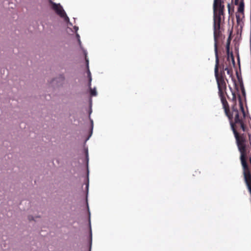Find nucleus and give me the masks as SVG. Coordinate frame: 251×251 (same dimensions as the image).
Segmentation results:
<instances>
[{
    "label": "nucleus",
    "instance_id": "nucleus-20",
    "mask_svg": "<svg viewBox=\"0 0 251 251\" xmlns=\"http://www.w3.org/2000/svg\"><path fill=\"white\" fill-rule=\"evenodd\" d=\"M77 40H78V43H79V44L80 46H81V42L80 39H78Z\"/></svg>",
    "mask_w": 251,
    "mask_h": 251
},
{
    "label": "nucleus",
    "instance_id": "nucleus-12",
    "mask_svg": "<svg viewBox=\"0 0 251 251\" xmlns=\"http://www.w3.org/2000/svg\"><path fill=\"white\" fill-rule=\"evenodd\" d=\"M90 94L91 96H96L97 95V92L96 91V88H94V89H90Z\"/></svg>",
    "mask_w": 251,
    "mask_h": 251
},
{
    "label": "nucleus",
    "instance_id": "nucleus-6",
    "mask_svg": "<svg viewBox=\"0 0 251 251\" xmlns=\"http://www.w3.org/2000/svg\"><path fill=\"white\" fill-rule=\"evenodd\" d=\"M219 97L220 98V99H221V102L222 103L223 107H224V108L225 109V113H226V115L230 118L229 116L228 115V109L227 108V107H228L227 101H226V98L224 97V94L219 95Z\"/></svg>",
    "mask_w": 251,
    "mask_h": 251
},
{
    "label": "nucleus",
    "instance_id": "nucleus-2",
    "mask_svg": "<svg viewBox=\"0 0 251 251\" xmlns=\"http://www.w3.org/2000/svg\"><path fill=\"white\" fill-rule=\"evenodd\" d=\"M216 60H215V69H214V73H215V76L216 79V81L218 85V94L221 95L224 94V91H226V83L223 79V78L221 77L220 78L219 77L218 75V66H219V57L218 56L215 57Z\"/></svg>",
    "mask_w": 251,
    "mask_h": 251
},
{
    "label": "nucleus",
    "instance_id": "nucleus-1",
    "mask_svg": "<svg viewBox=\"0 0 251 251\" xmlns=\"http://www.w3.org/2000/svg\"><path fill=\"white\" fill-rule=\"evenodd\" d=\"M233 132L234 134L235 137L236 138V142L237 144V145L238 146V148L240 152H241V161L242 165L243 166V168L244 170V176L245 177V180L246 183V184L247 185L248 188L249 189V191L251 194V187L250 185V183L249 182L248 178L251 179V176L250 174L248 169V165L247 163L245 160V157L244 154L242 153V150H244V147H242L241 145V143L239 140V136L238 133L236 132V131L233 128Z\"/></svg>",
    "mask_w": 251,
    "mask_h": 251
},
{
    "label": "nucleus",
    "instance_id": "nucleus-9",
    "mask_svg": "<svg viewBox=\"0 0 251 251\" xmlns=\"http://www.w3.org/2000/svg\"><path fill=\"white\" fill-rule=\"evenodd\" d=\"M89 226L90 228V250L89 251H91V246H92V230L91 228V223H90V212L89 211Z\"/></svg>",
    "mask_w": 251,
    "mask_h": 251
},
{
    "label": "nucleus",
    "instance_id": "nucleus-11",
    "mask_svg": "<svg viewBox=\"0 0 251 251\" xmlns=\"http://www.w3.org/2000/svg\"><path fill=\"white\" fill-rule=\"evenodd\" d=\"M244 5L243 2H241L238 8V11L239 12H243L244 11Z\"/></svg>",
    "mask_w": 251,
    "mask_h": 251
},
{
    "label": "nucleus",
    "instance_id": "nucleus-16",
    "mask_svg": "<svg viewBox=\"0 0 251 251\" xmlns=\"http://www.w3.org/2000/svg\"><path fill=\"white\" fill-rule=\"evenodd\" d=\"M74 29L75 30V32H77V30H78V26H75L74 27Z\"/></svg>",
    "mask_w": 251,
    "mask_h": 251
},
{
    "label": "nucleus",
    "instance_id": "nucleus-3",
    "mask_svg": "<svg viewBox=\"0 0 251 251\" xmlns=\"http://www.w3.org/2000/svg\"><path fill=\"white\" fill-rule=\"evenodd\" d=\"M220 23L221 21L220 18L218 17H215L214 20V52L215 57L218 56V38L220 36Z\"/></svg>",
    "mask_w": 251,
    "mask_h": 251
},
{
    "label": "nucleus",
    "instance_id": "nucleus-4",
    "mask_svg": "<svg viewBox=\"0 0 251 251\" xmlns=\"http://www.w3.org/2000/svg\"><path fill=\"white\" fill-rule=\"evenodd\" d=\"M50 3L51 4V8L56 12V13L64 19V21L67 22L70 25H72V24L70 22L69 18L66 15L64 10L60 4H56L51 0H49Z\"/></svg>",
    "mask_w": 251,
    "mask_h": 251
},
{
    "label": "nucleus",
    "instance_id": "nucleus-19",
    "mask_svg": "<svg viewBox=\"0 0 251 251\" xmlns=\"http://www.w3.org/2000/svg\"><path fill=\"white\" fill-rule=\"evenodd\" d=\"M88 187H89V183L88 182L86 186V188L87 191H88Z\"/></svg>",
    "mask_w": 251,
    "mask_h": 251
},
{
    "label": "nucleus",
    "instance_id": "nucleus-13",
    "mask_svg": "<svg viewBox=\"0 0 251 251\" xmlns=\"http://www.w3.org/2000/svg\"><path fill=\"white\" fill-rule=\"evenodd\" d=\"M65 77L64 75L61 74L59 75L56 78L54 79V80L59 79V80L61 81H64L65 80Z\"/></svg>",
    "mask_w": 251,
    "mask_h": 251
},
{
    "label": "nucleus",
    "instance_id": "nucleus-15",
    "mask_svg": "<svg viewBox=\"0 0 251 251\" xmlns=\"http://www.w3.org/2000/svg\"><path fill=\"white\" fill-rule=\"evenodd\" d=\"M91 82L92 81H90V79H89V83H88V87H89V89H91Z\"/></svg>",
    "mask_w": 251,
    "mask_h": 251
},
{
    "label": "nucleus",
    "instance_id": "nucleus-18",
    "mask_svg": "<svg viewBox=\"0 0 251 251\" xmlns=\"http://www.w3.org/2000/svg\"><path fill=\"white\" fill-rule=\"evenodd\" d=\"M86 158L87 159V161H88V150L86 151Z\"/></svg>",
    "mask_w": 251,
    "mask_h": 251
},
{
    "label": "nucleus",
    "instance_id": "nucleus-14",
    "mask_svg": "<svg viewBox=\"0 0 251 251\" xmlns=\"http://www.w3.org/2000/svg\"><path fill=\"white\" fill-rule=\"evenodd\" d=\"M28 219L29 221H32V220H34V217H33V216L29 215V216H28Z\"/></svg>",
    "mask_w": 251,
    "mask_h": 251
},
{
    "label": "nucleus",
    "instance_id": "nucleus-17",
    "mask_svg": "<svg viewBox=\"0 0 251 251\" xmlns=\"http://www.w3.org/2000/svg\"><path fill=\"white\" fill-rule=\"evenodd\" d=\"M225 70L227 71V73L228 74H229V73H230V71H229V70L227 68H226L225 69Z\"/></svg>",
    "mask_w": 251,
    "mask_h": 251
},
{
    "label": "nucleus",
    "instance_id": "nucleus-10",
    "mask_svg": "<svg viewBox=\"0 0 251 251\" xmlns=\"http://www.w3.org/2000/svg\"><path fill=\"white\" fill-rule=\"evenodd\" d=\"M90 120L91 122V129H90V135L88 137V138L86 139V141H87L91 136L92 133H93V126H94V123L93 121L90 118Z\"/></svg>",
    "mask_w": 251,
    "mask_h": 251
},
{
    "label": "nucleus",
    "instance_id": "nucleus-8",
    "mask_svg": "<svg viewBox=\"0 0 251 251\" xmlns=\"http://www.w3.org/2000/svg\"><path fill=\"white\" fill-rule=\"evenodd\" d=\"M232 114L235 115L234 121L235 123H240L241 120L239 118L238 111L237 110L234 109L232 112Z\"/></svg>",
    "mask_w": 251,
    "mask_h": 251
},
{
    "label": "nucleus",
    "instance_id": "nucleus-22",
    "mask_svg": "<svg viewBox=\"0 0 251 251\" xmlns=\"http://www.w3.org/2000/svg\"><path fill=\"white\" fill-rule=\"evenodd\" d=\"M228 12H230V5L229 4H228Z\"/></svg>",
    "mask_w": 251,
    "mask_h": 251
},
{
    "label": "nucleus",
    "instance_id": "nucleus-21",
    "mask_svg": "<svg viewBox=\"0 0 251 251\" xmlns=\"http://www.w3.org/2000/svg\"><path fill=\"white\" fill-rule=\"evenodd\" d=\"M76 37H77V40H78V39H80V36H79V35L78 33H76Z\"/></svg>",
    "mask_w": 251,
    "mask_h": 251
},
{
    "label": "nucleus",
    "instance_id": "nucleus-23",
    "mask_svg": "<svg viewBox=\"0 0 251 251\" xmlns=\"http://www.w3.org/2000/svg\"><path fill=\"white\" fill-rule=\"evenodd\" d=\"M91 112H92V110H91L90 111L89 115L91 113Z\"/></svg>",
    "mask_w": 251,
    "mask_h": 251
},
{
    "label": "nucleus",
    "instance_id": "nucleus-7",
    "mask_svg": "<svg viewBox=\"0 0 251 251\" xmlns=\"http://www.w3.org/2000/svg\"><path fill=\"white\" fill-rule=\"evenodd\" d=\"M83 52H84V54H85V57H86L85 60H86V66H87V75H88V77L89 79H90V81H92V78L91 74L89 68V60L88 59L86 58L87 52L85 50H84Z\"/></svg>",
    "mask_w": 251,
    "mask_h": 251
},
{
    "label": "nucleus",
    "instance_id": "nucleus-5",
    "mask_svg": "<svg viewBox=\"0 0 251 251\" xmlns=\"http://www.w3.org/2000/svg\"><path fill=\"white\" fill-rule=\"evenodd\" d=\"M224 10V5L222 3V0H214L213 2V12L214 20L215 17H218L221 20V16L223 15Z\"/></svg>",
    "mask_w": 251,
    "mask_h": 251
}]
</instances>
